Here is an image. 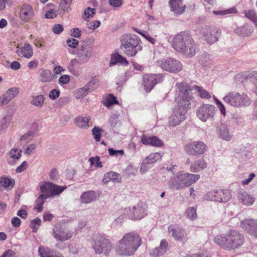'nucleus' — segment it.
I'll return each instance as SVG.
<instances>
[{
	"label": "nucleus",
	"mask_w": 257,
	"mask_h": 257,
	"mask_svg": "<svg viewBox=\"0 0 257 257\" xmlns=\"http://www.w3.org/2000/svg\"><path fill=\"white\" fill-rule=\"evenodd\" d=\"M213 241L221 248L231 250L238 248L244 243V237L238 231L230 229L216 235Z\"/></svg>",
	"instance_id": "obj_1"
},
{
	"label": "nucleus",
	"mask_w": 257,
	"mask_h": 257,
	"mask_svg": "<svg viewBox=\"0 0 257 257\" xmlns=\"http://www.w3.org/2000/svg\"><path fill=\"white\" fill-rule=\"evenodd\" d=\"M142 244L140 235L133 231L125 233L119 239L116 246V252L121 256H131L136 252Z\"/></svg>",
	"instance_id": "obj_2"
},
{
	"label": "nucleus",
	"mask_w": 257,
	"mask_h": 257,
	"mask_svg": "<svg viewBox=\"0 0 257 257\" xmlns=\"http://www.w3.org/2000/svg\"><path fill=\"white\" fill-rule=\"evenodd\" d=\"M39 188L42 194L36 199V205L34 209L40 212L43 210V205L46 199L59 196L67 187L57 185L51 182L42 181L39 183Z\"/></svg>",
	"instance_id": "obj_3"
},
{
	"label": "nucleus",
	"mask_w": 257,
	"mask_h": 257,
	"mask_svg": "<svg viewBox=\"0 0 257 257\" xmlns=\"http://www.w3.org/2000/svg\"><path fill=\"white\" fill-rule=\"evenodd\" d=\"M200 178L198 174L186 173L183 171L174 174L169 180L168 185L172 189L181 190L189 187Z\"/></svg>",
	"instance_id": "obj_4"
},
{
	"label": "nucleus",
	"mask_w": 257,
	"mask_h": 257,
	"mask_svg": "<svg viewBox=\"0 0 257 257\" xmlns=\"http://www.w3.org/2000/svg\"><path fill=\"white\" fill-rule=\"evenodd\" d=\"M121 45L125 54L128 56H135L142 50L140 39L136 35L131 34L123 35L120 38Z\"/></svg>",
	"instance_id": "obj_5"
},
{
	"label": "nucleus",
	"mask_w": 257,
	"mask_h": 257,
	"mask_svg": "<svg viewBox=\"0 0 257 257\" xmlns=\"http://www.w3.org/2000/svg\"><path fill=\"white\" fill-rule=\"evenodd\" d=\"M91 244L96 254L108 256L112 249L110 240L104 234L94 233L92 235Z\"/></svg>",
	"instance_id": "obj_6"
},
{
	"label": "nucleus",
	"mask_w": 257,
	"mask_h": 257,
	"mask_svg": "<svg viewBox=\"0 0 257 257\" xmlns=\"http://www.w3.org/2000/svg\"><path fill=\"white\" fill-rule=\"evenodd\" d=\"M223 101L234 108H245L251 104V101L247 94L244 92L232 91L223 98Z\"/></svg>",
	"instance_id": "obj_7"
},
{
	"label": "nucleus",
	"mask_w": 257,
	"mask_h": 257,
	"mask_svg": "<svg viewBox=\"0 0 257 257\" xmlns=\"http://www.w3.org/2000/svg\"><path fill=\"white\" fill-rule=\"evenodd\" d=\"M176 87L178 94L175 97V101L177 103L175 107H183L187 110L193 98L190 94L192 88L187 84L182 83H177Z\"/></svg>",
	"instance_id": "obj_8"
},
{
	"label": "nucleus",
	"mask_w": 257,
	"mask_h": 257,
	"mask_svg": "<svg viewBox=\"0 0 257 257\" xmlns=\"http://www.w3.org/2000/svg\"><path fill=\"white\" fill-rule=\"evenodd\" d=\"M231 197L230 191L227 189H214L206 193L203 198L209 201L226 202L230 200Z\"/></svg>",
	"instance_id": "obj_9"
},
{
	"label": "nucleus",
	"mask_w": 257,
	"mask_h": 257,
	"mask_svg": "<svg viewBox=\"0 0 257 257\" xmlns=\"http://www.w3.org/2000/svg\"><path fill=\"white\" fill-rule=\"evenodd\" d=\"M147 207L144 202H139L132 208H125L124 213L129 219L132 220H140L147 215Z\"/></svg>",
	"instance_id": "obj_10"
},
{
	"label": "nucleus",
	"mask_w": 257,
	"mask_h": 257,
	"mask_svg": "<svg viewBox=\"0 0 257 257\" xmlns=\"http://www.w3.org/2000/svg\"><path fill=\"white\" fill-rule=\"evenodd\" d=\"M216 112V108L213 105L203 104L198 107L196 110L197 117L202 121L213 119Z\"/></svg>",
	"instance_id": "obj_11"
},
{
	"label": "nucleus",
	"mask_w": 257,
	"mask_h": 257,
	"mask_svg": "<svg viewBox=\"0 0 257 257\" xmlns=\"http://www.w3.org/2000/svg\"><path fill=\"white\" fill-rule=\"evenodd\" d=\"M186 108L175 107L172 110V113L168 117L169 127H175L180 124L186 118Z\"/></svg>",
	"instance_id": "obj_12"
},
{
	"label": "nucleus",
	"mask_w": 257,
	"mask_h": 257,
	"mask_svg": "<svg viewBox=\"0 0 257 257\" xmlns=\"http://www.w3.org/2000/svg\"><path fill=\"white\" fill-rule=\"evenodd\" d=\"M157 64L164 70L171 73H177L182 69L180 62L172 58L158 60Z\"/></svg>",
	"instance_id": "obj_13"
},
{
	"label": "nucleus",
	"mask_w": 257,
	"mask_h": 257,
	"mask_svg": "<svg viewBox=\"0 0 257 257\" xmlns=\"http://www.w3.org/2000/svg\"><path fill=\"white\" fill-rule=\"evenodd\" d=\"M207 146L202 141H195L187 144L184 147L185 152L190 156H197L204 154Z\"/></svg>",
	"instance_id": "obj_14"
},
{
	"label": "nucleus",
	"mask_w": 257,
	"mask_h": 257,
	"mask_svg": "<svg viewBox=\"0 0 257 257\" xmlns=\"http://www.w3.org/2000/svg\"><path fill=\"white\" fill-rule=\"evenodd\" d=\"M53 235L57 240L64 241L72 237V232L66 226L57 224L53 228Z\"/></svg>",
	"instance_id": "obj_15"
},
{
	"label": "nucleus",
	"mask_w": 257,
	"mask_h": 257,
	"mask_svg": "<svg viewBox=\"0 0 257 257\" xmlns=\"http://www.w3.org/2000/svg\"><path fill=\"white\" fill-rule=\"evenodd\" d=\"M163 75L158 74H146L143 76L144 84L145 90L149 92L157 84L163 81Z\"/></svg>",
	"instance_id": "obj_16"
},
{
	"label": "nucleus",
	"mask_w": 257,
	"mask_h": 257,
	"mask_svg": "<svg viewBox=\"0 0 257 257\" xmlns=\"http://www.w3.org/2000/svg\"><path fill=\"white\" fill-rule=\"evenodd\" d=\"M191 36V34L188 32H181L176 34L172 42V47L177 52L183 48V45L187 43L188 40Z\"/></svg>",
	"instance_id": "obj_17"
},
{
	"label": "nucleus",
	"mask_w": 257,
	"mask_h": 257,
	"mask_svg": "<svg viewBox=\"0 0 257 257\" xmlns=\"http://www.w3.org/2000/svg\"><path fill=\"white\" fill-rule=\"evenodd\" d=\"M179 53L182 54L187 57L191 58L194 56L199 50L197 44L193 40L192 35L188 40L187 43L183 45Z\"/></svg>",
	"instance_id": "obj_18"
},
{
	"label": "nucleus",
	"mask_w": 257,
	"mask_h": 257,
	"mask_svg": "<svg viewBox=\"0 0 257 257\" xmlns=\"http://www.w3.org/2000/svg\"><path fill=\"white\" fill-rule=\"evenodd\" d=\"M240 226L248 234L257 238V219H245L240 222Z\"/></svg>",
	"instance_id": "obj_19"
},
{
	"label": "nucleus",
	"mask_w": 257,
	"mask_h": 257,
	"mask_svg": "<svg viewBox=\"0 0 257 257\" xmlns=\"http://www.w3.org/2000/svg\"><path fill=\"white\" fill-rule=\"evenodd\" d=\"M200 32L209 44H213L218 40V30L217 29L210 28L207 26H204L201 28Z\"/></svg>",
	"instance_id": "obj_20"
},
{
	"label": "nucleus",
	"mask_w": 257,
	"mask_h": 257,
	"mask_svg": "<svg viewBox=\"0 0 257 257\" xmlns=\"http://www.w3.org/2000/svg\"><path fill=\"white\" fill-rule=\"evenodd\" d=\"M168 231L176 240L186 241V236L184 230L178 225L171 224L168 227Z\"/></svg>",
	"instance_id": "obj_21"
},
{
	"label": "nucleus",
	"mask_w": 257,
	"mask_h": 257,
	"mask_svg": "<svg viewBox=\"0 0 257 257\" xmlns=\"http://www.w3.org/2000/svg\"><path fill=\"white\" fill-rule=\"evenodd\" d=\"M218 137L221 140L230 141L233 138V135L230 131L229 126L224 123L221 124L217 129Z\"/></svg>",
	"instance_id": "obj_22"
},
{
	"label": "nucleus",
	"mask_w": 257,
	"mask_h": 257,
	"mask_svg": "<svg viewBox=\"0 0 257 257\" xmlns=\"http://www.w3.org/2000/svg\"><path fill=\"white\" fill-rule=\"evenodd\" d=\"M141 143L146 146H150L155 147H162L164 146L163 142L156 136H148L146 135H142Z\"/></svg>",
	"instance_id": "obj_23"
},
{
	"label": "nucleus",
	"mask_w": 257,
	"mask_h": 257,
	"mask_svg": "<svg viewBox=\"0 0 257 257\" xmlns=\"http://www.w3.org/2000/svg\"><path fill=\"white\" fill-rule=\"evenodd\" d=\"M19 93V89L16 87L9 89L0 97V104L2 105L7 104L11 100L17 96Z\"/></svg>",
	"instance_id": "obj_24"
},
{
	"label": "nucleus",
	"mask_w": 257,
	"mask_h": 257,
	"mask_svg": "<svg viewBox=\"0 0 257 257\" xmlns=\"http://www.w3.org/2000/svg\"><path fill=\"white\" fill-rule=\"evenodd\" d=\"M168 249V242L166 240L162 239L160 246L150 250L149 254L152 257H159L163 255Z\"/></svg>",
	"instance_id": "obj_25"
},
{
	"label": "nucleus",
	"mask_w": 257,
	"mask_h": 257,
	"mask_svg": "<svg viewBox=\"0 0 257 257\" xmlns=\"http://www.w3.org/2000/svg\"><path fill=\"white\" fill-rule=\"evenodd\" d=\"M183 0H170L169 5L171 11L176 15H181L185 11V6L183 5Z\"/></svg>",
	"instance_id": "obj_26"
},
{
	"label": "nucleus",
	"mask_w": 257,
	"mask_h": 257,
	"mask_svg": "<svg viewBox=\"0 0 257 257\" xmlns=\"http://www.w3.org/2000/svg\"><path fill=\"white\" fill-rule=\"evenodd\" d=\"M91 119L90 116H78L75 117L74 122L76 126L80 128L87 129L89 127Z\"/></svg>",
	"instance_id": "obj_27"
},
{
	"label": "nucleus",
	"mask_w": 257,
	"mask_h": 257,
	"mask_svg": "<svg viewBox=\"0 0 257 257\" xmlns=\"http://www.w3.org/2000/svg\"><path fill=\"white\" fill-rule=\"evenodd\" d=\"M32 17V7L28 4H24L22 6L20 11V18L22 21L28 22Z\"/></svg>",
	"instance_id": "obj_28"
},
{
	"label": "nucleus",
	"mask_w": 257,
	"mask_h": 257,
	"mask_svg": "<svg viewBox=\"0 0 257 257\" xmlns=\"http://www.w3.org/2000/svg\"><path fill=\"white\" fill-rule=\"evenodd\" d=\"M16 53L19 56L29 59L32 56V48L29 44L25 43L22 47H17Z\"/></svg>",
	"instance_id": "obj_29"
},
{
	"label": "nucleus",
	"mask_w": 257,
	"mask_h": 257,
	"mask_svg": "<svg viewBox=\"0 0 257 257\" xmlns=\"http://www.w3.org/2000/svg\"><path fill=\"white\" fill-rule=\"evenodd\" d=\"M92 49L90 46L84 45L81 46V50L78 53V57L83 62H87L92 55Z\"/></svg>",
	"instance_id": "obj_30"
},
{
	"label": "nucleus",
	"mask_w": 257,
	"mask_h": 257,
	"mask_svg": "<svg viewBox=\"0 0 257 257\" xmlns=\"http://www.w3.org/2000/svg\"><path fill=\"white\" fill-rule=\"evenodd\" d=\"M238 197L242 204L247 206L252 205L255 201V197L246 192H239Z\"/></svg>",
	"instance_id": "obj_31"
},
{
	"label": "nucleus",
	"mask_w": 257,
	"mask_h": 257,
	"mask_svg": "<svg viewBox=\"0 0 257 257\" xmlns=\"http://www.w3.org/2000/svg\"><path fill=\"white\" fill-rule=\"evenodd\" d=\"M207 163L203 159H200L193 162L190 165V171L196 173L206 168Z\"/></svg>",
	"instance_id": "obj_32"
},
{
	"label": "nucleus",
	"mask_w": 257,
	"mask_h": 257,
	"mask_svg": "<svg viewBox=\"0 0 257 257\" xmlns=\"http://www.w3.org/2000/svg\"><path fill=\"white\" fill-rule=\"evenodd\" d=\"M97 198V195L95 191L90 190L83 193L80 196V200L82 203H89Z\"/></svg>",
	"instance_id": "obj_33"
},
{
	"label": "nucleus",
	"mask_w": 257,
	"mask_h": 257,
	"mask_svg": "<svg viewBox=\"0 0 257 257\" xmlns=\"http://www.w3.org/2000/svg\"><path fill=\"white\" fill-rule=\"evenodd\" d=\"M121 177L119 174L110 171L105 174L102 181L104 183H107L110 181L115 183H119L121 182Z\"/></svg>",
	"instance_id": "obj_34"
},
{
	"label": "nucleus",
	"mask_w": 257,
	"mask_h": 257,
	"mask_svg": "<svg viewBox=\"0 0 257 257\" xmlns=\"http://www.w3.org/2000/svg\"><path fill=\"white\" fill-rule=\"evenodd\" d=\"M253 30V29L251 26L245 24L243 26L237 28L235 32L239 35L247 37L252 33Z\"/></svg>",
	"instance_id": "obj_35"
},
{
	"label": "nucleus",
	"mask_w": 257,
	"mask_h": 257,
	"mask_svg": "<svg viewBox=\"0 0 257 257\" xmlns=\"http://www.w3.org/2000/svg\"><path fill=\"white\" fill-rule=\"evenodd\" d=\"M39 74L42 82H50L54 78L52 72L48 69H41L39 70Z\"/></svg>",
	"instance_id": "obj_36"
},
{
	"label": "nucleus",
	"mask_w": 257,
	"mask_h": 257,
	"mask_svg": "<svg viewBox=\"0 0 257 257\" xmlns=\"http://www.w3.org/2000/svg\"><path fill=\"white\" fill-rule=\"evenodd\" d=\"M162 156L160 153H154L150 154L145 160L152 166L157 161H160Z\"/></svg>",
	"instance_id": "obj_37"
},
{
	"label": "nucleus",
	"mask_w": 257,
	"mask_h": 257,
	"mask_svg": "<svg viewBox=\"0 0 257 257\" xmlns=\"http://www.w3.org/2000/svg\"><path fill=\"white\" fill-rule=\"evenodd\" d=\"M134 30L137 33L142 36L145 39L148 40L152 44L155 45L156 44V40L154 38L152 37L147 32L139 29H134Z\"/></svg>",
	"instance_id": "obj_38"
},
{
	"label": "nucleus",
	"mask_w": 257,
	"mask_h": 257,
	"mask_svg": "<svg viewBox=\"0 0 257 257\" xmlns=\"http://www.w3.org/2000/svg\"><path fill=\"white\" fill-rule=\"evenodd\" d=\"M99 85V80L97 78H93L85 86L87 91L91 92L96 89Z\"/></svg>",
	"instance_id": "obj_39"
},
{
	"label": "nucleus",
	"mask_w": 257,
	"mask_h": 257,
	"mask_svg": "<svg viewBox=\"0 0 257 257\" xmlns=\"http://www.w3.org/2000/svg\"><path fill=\"white\" fill-rule=\"evenodd\" d=\"M103 104L106 107H109L114 104H118V101L115 97L112 94H109L103 100Z\"/></svg>",
	"instance_id": "obj_40"
},
{
	"label": "nucleus",
	"mask_w": 257,
	"mask_h": 257,
	"mask_svg": "<svg viewBox=\"0 0 257 257\" xmlns=\"http://www.w3.org/2000/svg\"><path fill=\"white\" fill-rule=\"evenodd\" d=\"M95 13L96 10L95 9L88 7L84 10L82 18L83 20L87 21L89 19L92 18Z\"/></svg>",
	"instance_id": "obj_41"
},
{
	"label": "nucleus",
	"mask_w": 257,
	"mask_h": 257,
	"mask_svg": "<svg viewBox=\"0 0 257 257\" xmlns=\"http://www.w3.org/2000/svg\"><path fill=\"white\" fill-rule=\"evenodd\" d=\"M245 16L250 19L257 27V16L255 15L254 10H249L244 11Z\"/></svg>",
	"instance_id": "obj_42"
},
{
	"label": "nucleus",
	"mask_w": 257,
	"mask_h": 257,
	"mask_svg": "<svg viewBox=\"0 0 257 257\" xmlns=\"http://www.w3.org/2000/svg\"><path fill=\"white\" fill-rule=\"evenodd\" d=\"M193 88L201 98L207 99L211 98L210 94L207 91L204 90L201 87L194 85Z\"/></svg>",
	"instance_id": "obj_43"
},
{
	"label": "nucleus",
	"mask_w": 257,
	"mask_h": 257,
	"mask_svg": "<svg viewBox=\"0 0 257 257\" xmlns=\"http://www.w3.org/2000/svg\"><path fill=\"white\" fill-rule=\"evenodd\" d=\"M53 249L48 247L40 246L38 251L41 257H50Z\"/></svg>",
	"instance_id": "obj_44"
},
{
	"label": "nucleus",
	"mask_w": 257,
	"mask_h": 257,
	"mask_svg": "<svg viewBox=\"0 0 257 257\" xmlns=\"http://www.w3.org/2000/svg\"><path fill=\"white\" fill-rule=\"evenodd\" d=\"M187 217L190 220H193L197 218L196 207H190L186 211Z\"/></svg>",
	"instance_id": "obj_45"
},
{
	"label": "nucleus",
	"mask_w": 257,
	"mask_h": 257,
	"mask_svg": "<svg viewBox=\"0 0 257 257\" xmlns=\"http://www.w3.org/2000/svg\"><path fill=\"white\" fill-rule=\"evenodd\" d=\"M11 119L10 116H6L0 121V131H4L9 126Z\"/></svg>",
	"instance_id": "obj_46"
},
{
	"label": "nucleus",
	"mask_w": 257,
	"mask_h": 257,
	"mask_svg": "<svg viewBox=\"0 0 257 257\" xmlns=\"http://www.w3.org/2000/svg\"><path fill=\"white\" fill-rule=\"evenodd\" d=\"M237 13V10L234 8H231L226 10L214 11L213 14L216 15H226L230 14H235Z\"/></svg>",
	"instance_id": "obj_47"
},
{
	"label": "nucleus",
	"mask_w": 257,
	"mask_h": 257,
	"mask_svg": "<svg viewBox=\"0 0 257 257\" xmlns=\"http://www.w3.org/2000/svg\"><path fill=\"white\" fill-rule=\"evenodd\" d=\"M86 22V27L90 30H95L99 27L100 22L99 21H90L89 20L85 21Z\"/></svg>",
	"instance_id": "obj_48"
},
{
	"label": "nucleus",
	"mask_w": 257,
	"mask_h": 257,
	"mask_svg": "<svg viewBox=\"0 0 257 257\" xmlns=\"http://www.w3.org/2000/svg\"><path fill=\"white\" fill-rule=\"evenodd\" d=\"M246 77L247 79H249L251 81L255 84V82L257 81V72H250L248 73ZM254 92L257 96V85L255 87Z\"/></svg>",
	"instance_id": "obj_49"
},
{
	"label": "nucleus",
	"mask_w": 257,
	"mask_h": 257,
	"mask_svg": "<svg viewBox=\"0 0 257 257\" xmlns=\"http://www.w3.org/2000/svg\"><path fill=\"white\" fill-rule=\"evenodd\" d=\"M102 130L97 126H95L92 130V135L96 142H99L101 136Z\"/></svg>",
	"instance_id": "obj_50"
},
{
	"label": "nucleus",
	"mask_w": 257,
	"mask_h": 257,
	"mask_svg": "<svg viewBox=\"0 0 257 257\" xmlns=\"http://www.w3.org/2000/svg\"><path fill=\"white\" fill-rule=\"evenodd\" d=\"M152 166L145 159L143 160L140 168V172L142 174L146 173Z\"/></svg>",
	"instance_id": "obj_51"
},
{
	"label": "nucleus",
	"mask_w": 257,
	"mask_h": 257,
	"mask_svg": "<svg viewBox=\"0 0 257 257\" xmlns=\"http://www.w3.org/2000/svg\"><path fill=\"white\" fill-rule=\"evenodd\" d=\"M213 99L216 104V105L220 110L221 113L224 116L226 115V109L221 101L219 100L216 97L214 96Z\"/></svg>",
	"instance_id": "obj_52"
},
{
	"label": "nucleus",
	"mask_w": 257,
	"mask_h": 257,
	"mask_svg": "<svg viewBox=\"0 0 257 257\" xmlns=\"http://www.w3.org/2000/svg\"><path fill=\"white\" fill-rule=\"evenodd\" d=\"M44 97L43 95H38L35 97H33V104L41 107L44 104Z\"/></svg>",
	"instance_id": "obj_53"
},
{
	"label": "nucleus",
	"mask_w": 257,
	"mask_h": 257,
	"mask_svg": "<svg viewBox=\"0 0 257 257\" xmlns=\"http://www.w3.org/2000/svg\"><path fill=\"white\" fill-rule=\"evenodd\" d=\"M72 0H62L60 3L59 7L63 11H67L69 8Z\"/></svg>",
	"instance_id": "obj_54"
},
{
	"label": "nucleus",
	"mask_w": 257,
	"mask_h": 257,
	"mask_svg": "<svg viewBox=\"0 0 257 257\" xmlns=\"http://www.w3.org/2000/svg\"><path fill=\"white\" fill-rule=\"evenodd\" d=\"M22 151L18 148L12 149L10 152V155L11 158L14 159H18L21 156Z\"/></svg>",
	"instance_id": "obj_55"
},
{
	"label": "nucleus",
	"mask_w": 257,
	"mask_h": 257,
	"mask_svg": "<svg viewBox=\"0 0 257 257\" xmlns=\"http://www.w3.org/2000/svg\"><path fill=\"white\" fill-rule=\"evenodd\" d=\"M0 185L5 188H8L10 186L13 187V183L11 180L8 178H2L0 179Z\"/></svg>",
	"instance_id": "obj_56"
},
{
	"label": "nucleus",
	"mask_w": 257,
	"mask_h": 257,
	"mask_svg": "<svg viewBox=\"0 0 257 257\" xmlns=\"http://www.w3.org/2000/svg\"><path fill=\"white\" fill-rule=\"evenodd\" d=\"M89 161L91 165H93L96 167L101 168L102 167V164L100 161L99 157H96L95 158L91 157L89 159Z\"/></svg>",
	"instance_id": "obj_57"
},
{
	"label": "nucleus",
	"mask_w": 257,
	"mask_h": 257,
	"mask_svg": "<svg viewBox=\"0 0 257 257\" xmlns=\"http://www.w3.org/2000/svg\"><path fill=\"white\" fill-rule=\"evenodd\" d=\"M108 153L110 156L118 157V156H122L124 152L122 150H115L112 148H109L108 150Z\"/></svg>",
	"instance_id": "obj_58"
},
{
	"label": "nucleus",
	"mask_w": 257,
	"mask_h": 257,
	"mask_svg": "<svg viewBox=\"0 0 257 257\" xmlns=\"http://www.w3.org/2000/svg\"><path fill=\"white\" fill-rule=\"evenodd\" d=\"M89 92L87 91V89L85 86L79 89L76 93V97L77 98H80L85 96Z\"/></svg>",
	"instance_id": "obj_59"
},
{
	"label": "nucleus",
	"mask_w": 257,
	"mask_h": 257,
	"mask_svg": "<svg viewBox=\"0 0 257 257\" xmlns=\"http://www.w3.org/2000/svg\"><path fill=\"white\" fill-rule=\"evenodd\" d=\"M70 80V76L65 74L60 76L59 79V82L60 84H67L69 82Z\"/></svg>",
	"instance_id": "obj_60"
},
{
	"label": "nucleus",
	"mask_w": 257,
	"mask_h": 257,
	"mask_svg": "<svg viewBox=\"0 0 257 257\" xmlns=\"http://www.w3.org/2000/svg\"><path fill=\"white\" fill-rule=\"evenodd\" d=\"M119 55L118 54H112L111 56L110 60L109 62V66H111L118 63V59Z\"/></svg>",
	"instance_id": "obj_61"
},
{
	"label": "nucleus",
	"mask_w": 257,
	"mask_h": 257,
	"mask_svg": "<svg viewBox=\"0 0 257 257\" xmlns=\"http://www.w3.org/2000/svg\"><path fill=\"white\" fill-rule=\"evenodd\" d=\"M67 44L70 47L75 48L78 45V41L74 38H71L67 40Z\"/></svg>",
	"instance_id": "obj_62"
},
{
	"label": "nucleus",
	"mask_w": 257,
	"mask_h": 257,
	"mask_svg": "<svg viewBox=\"0 0 257 257\" xmlns=\"http://www.w3.org/2000/svg\"><path fill=\"white\" fill-rule=\"evenodd\" d=\"M53 32L56 34H59L63 31V27L61 24H56L53 26Z\"/></svg>",
	"instance_id": "obj_63"
},
{
	"label": "nucleus",
	"mask_w": 257,
	"mask_h": 257,
	"mask_svg": "<svg viewBox=\"0 0 257 257\" xmlns=\"http://www.w3.org/2000/svg\"><path fill=\"white\" fill-rule=\"evenodd\" d=\"M57 14L56 11L54 10H51L46 12L45 17L47 19H53L56 17Z\"/></svg>",
	"instance_id": "obj_64"
}]
</instances>
